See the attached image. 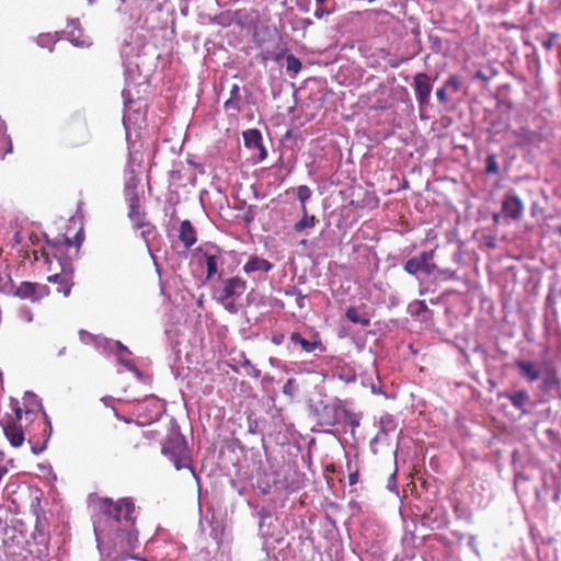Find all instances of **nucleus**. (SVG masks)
<instances>
[{
  "instance_id": "8",
  "label": "nucleus",
  "mask_w": 561,
  "mask_h": 561,
  "mask_svg": "<svg viewBox=\"0 0 561 561\" xmlns=\"http://www.w3.org/2000/svg\"><path fill=\"white\" fill-rule=\"evenodd\" d=\"M206 264V278L210 279L219 271V265L222 264L221 250L215 245L206 248L204 251Z\"/></svg>"
},
{
  "instance_id": "23",
  "label": "nucleus",
  "mask_w": 561,
  "mask_h": 561,
  "mask_svg": "<svg viewBox=\"0 0 561 561\" xmlns=\"http://www.w3.org/2000/svg\"><path fill=\"white\" fill-rule=\"evenodd\" d=\"M297 198L300 202L301 207L306 206L308 199H310L312 192L307 185H299L296 190Z\"/></svg>"
},
{
  "instance_id": "14",
  "label": "nucleus",
  "mask_w": 561,
  "mask_h": 561,
  "mask_svg": "<svg viewBox=\"0 0 561 561\" xmlns=\"http://www.w3.org/2000/svg\"><path fill=\"white\" fill-rule=\"evenodd\" d=\"M119 442L128 447L138 448L140 439L142 437V432L138 428H122L118 432Z\"/></svg>"
},
{
  "instance_id": "41",
  "label": "nucleus",
  "mask_w": 561,
  "mask_h": 561,
  "mask_svg": "<svg viewBox=\"0 0 561 561\" xmlns=\"http://www.w3.org/2000/svg\"><path fill=\"white\" fill-rule=\"evenodd\" d=\"M43 416H44L45 423L49 427V432H50L51 431L50 420H49V417H48V415H47V413L45 411H43Z\"/></svg>"
},
{
  "instance_id": "43",
  "label": "nucleus",
  "mask_w": 561,
  "mask_h": 561,
  "mask_svg": "<svg viewBox=\"0 0 561 561\" xmlns=\"http://www.w3.org/2000/svg\"><path fill=\"white\" fill-rule=\"evenodd\" d=\"M8 470L4 466H0V480L7 474Z\"/></svg>"
},
{
  "instance_id": "44",
  "label": "nucleus",
  "mask_w": 561,
  "mask_h": 561,
  "mask_svg": "<svg viewBox=\"0 0 561 561\" xmlns=\"http://www.w3.org/2000/svg\"><path fill=\"white\" fill-rule=\"evenodd\" d=\"M118 348L128 352L127 347L124 346L121 342H118Z\"/></svg>"
},
{
  "instance_id": "47",
  "label": "nucleus",
  "mask_w": 561,
  "mask_h": 561,
  "mask_svg": "<svg viewBox=\"0 0 561 561\" xmlns=\"http://www.w3.org/2000/svg\"><path fill=\"white\" fill-rule=\"evenodd\" d=\"M305 298H306V296L300 295L299 298L297 299V301L302 302V299H305Z\"/></svg>"
},
{
  "instance_id": "5",
  "label": "nucleus",
  "mask_w": 561,
  "mask_h": 561,
  "mask_svg": "<svg viewBox=\"0 0 561 561\" xmlns=\"http://www.w3.org/2000/svg\"><path fill=\"white\" fill-rule=\"evenodd\" d=\"M434 251H424L404 263V271L420 279V275L431 276L436 270L433 262Z\"/></svg>"
},
{
  "instance_id": "11",
  "label": "nucleus",
  "mask_w": 561,
  "mask_h": 561,
  "mask_svg": "<svg viewBox=\"0 0 561 561\" xmlns=\"http://www.w3.org/2000/svg\"><path fill=\"white\" fill-rule=\"evenodd\" d=\"M179 239L185 249L192 248L197 241V233L190 220H183L180 225Z\"/></svg>"
},
{
  "instance_id": "22",
  "label": "nucleus",
  "mask_w": 561,
  "mask_h": 561,
  "mask_svg": "<svg viewBox=\"0 0 561 561\" xmlns=\"http://www.w3.org/2000/svg\"><path fill=\"white\" fill-rule=\"evenodd\" d=\"M301 61L294 55H288L286 57V70L288 72H293L294 75H296L301 70Z\"/></svg>"
},
{
  "instance_id": "26",
  "label": "nucleus",
  "mask_w": 561,
  "mask_h": 561,
  "mask_svg": "<svg viewBox=\"0 0 561 561\" xmlns=\"http://www.w3.org/2000/svg\"><path fill=\"white\" fill-rule=\"evenodd\" d=\"M427 306L424 300H416L409 306V311L412 316L420 314L422 311H426Z\"/></svg>"
},
{
  "instance_id": "29",
  "label": "nucleus",
  "mask_w": 561,
  "mask_h": 561,
  "mask_svg": "<svg viewBox=\"0 0 561 561\" xmlns=\"http://www.w3.org/2000/svg\"><path fill=\"white\" fill-rule=\"evenodd\" d=\"M37 43L42 47H47V48H49L51 50L50 44L55 43V41H54L53 36L49 35V34H41L37 37Z\"/></svg>"
},
{
  "instance_id": "10",
  "label": "nucleus",
  "mask_w": 561,
  "mask_h": 561,
  "mask_svg": "<svg viewBox=\"0 0 561 561\" xmlns=\"http://www.w3.org/2000/svg\"><path fill=\"white\" fill-rule=\"evenodd\" d=\"M128 202V217L131 220L134 227L136 228L140 224L145 222L146 213L141 207L140 198L137 193L131 192L127 198Z\"/></svg>"
},
{
  "instance_id": "32",
  "label": "nucleus",
  "mask_w": 561,
  "mask_h": 561,
  "mask_svg": "<svg viewBox=\"0 0 561 561\" xmlns=\"http://www.w3.org/2000/svg\"><path fill=\"white\" fill-rule=\"evenodd\" d=\"M84 240V232H83V229H80L76 234H75V254H78L79 252V249L82 244Z\"/></svg>"
},
{
  "instance_id": "31",
  "label": "nucleus",
  "mask_w": 561,
  "mask_h": 561,
  "mask_svg": "<svg viewBox=\"0 0 561 561\" xmlns=\"http://www.w3.org/2000/svg\"><path fill=\"white\" fill-rule=\"evenodd\" d=\"M332 10L328 9L325 5H317V9L314 10V18L318 20L323 19L324 16L331 14Z\"/></svg>"
},
{
  "instance_id": "45",
  "label": "nucleus",
  "mask_w": 561,
  "mask_h": 561,
  "mask_svg": "<svg viewBox=\"0 0 561 561\" xmlns=\"http://www.w3.org/2000/svg\"><path fill=\"white\" fill-rule=\"evenodd\" d=\"M327 0H316L317 5H324Z\"/></svg>"
},
{
  "instance_id": "35",
  "label": "nucleus",
  "mask_w": 561,
  "mask_h": 561,
  "mask_svg": "<svg viewBox=\"0 0 561 561\" xmlns=\"http://www.w3.org/2000/svg\"><path fill=\"white\" fill-rule=\"evenodd\" d=\"M229 99H237V100H241V96H240V89H239V85L238 84H232L231 89H230V98Z\"/></svg>"
},
{
  "instance_id": "38",
  "label": "nucleus",
  "mask_w": 561,
  "mask_h": 561,
  "mask_svg": "<svg viewBox=\"0 0 561 561\" xmlns=\"http://www.w3.org/2000/svg\"><path fill=\"white\" fill-rule=\"evenodd\" d=\"M493 221L495 224H500L501 221H504V213L502 209L499 213L493 214Z\"/></svg>"
},
{
  "instance_id": "16",
  "label": "nucleus",
  "mask_w": 561,
  "mask_h": 561,
  "mask_svg": "<svg viewBox=\"0 0 561 561\" xmlns=\"http://www.w3.org/2000/svg\"><path fill=\"white\" fill-rule=\"evenodd\" d=\"M49 283H54L57 285L56 291L61 293L65 297L69 296L73 283L71 282V277L67 274H54L47 277Z\"/></svg>"
},
{
  "instance_id": "12",
  "label": "nucleus",
  "mask_w": 561,
  "mask_h": 561,
  "mask_svg": "<svg viewBox=\"0 0 561 561\" xmlns=\"http://www.w3.org/2000/svg\"><path fill=\"white\" fill-rule=\"evenodd\" d=\"M244 145L248 148H257L261 151V160L266 158V149L262 145V134L259 129H248L243 133Z\"/></svg>"
},
{
  "instance_id": "34",
  "label": "nucleus",
  "mask_w": 561,
  "mask_h": 561,
  "mask_svg": "<svg viewBox=\"0 0 561 561\" xmlns=\"http://www.w3.org/2000/svg\"><path fill=\"white\" fill-rule=\"evenodd\" d=\"M20 314H21V318L26 321V322H32L33 321V313L32 311L24 307L20 310Z\"/></svg>"
},
{
  "instance_id": "24",
  "label": "nucleus",
  "mask_w": 561,
  "mask_h": 561,
  "mask_svg": "<svg viewBox=\"0 0 561 561\" xmlns=\"http://www.w3.org/2000/svg\"><path fill=\"white\" fill-rule=\"evenodd\" d=\"M241 366L245 369V373L248 376L255 378V379L261 377V370L259 368H256L254 365H252L250 359L244 358L241 362Z\"/></svg>"
},
{
  "instance_id": "40",
  "label": "nucleus",
  "mask_w": 561,
  "mask_h": 561,
  "mask_svg": "<svg viewBox=\"0 0 561 561\" xmlns=\"http://www.w3.org/2000/svg\"><path fill=\"white\" fill-rule=\"evenodd\" d=\"M446 84H447L448 87H455V88H456V77L451 76V77L447 80Z\"/></svg>"
},
{
  "instance_id": "25",
  "label": "nucleus",
  "mask_w": 561,
  "mask_h": 561,
  "mask_svg": "<svg viewBox=\"0 0 561 561\" xmlns=\"http://www.w3.org/2000/svg\"><path fill=\"white\" fill-rule=\"evenodd\" d=\"M485 172L488 174H497L499 173V164H497L495 154H488V157L485 159Z\"/></svg>"
},
{
  "instance_id": "48",
  "label": "nucleus",
  "mask_w": 561,
  "mask_h": 561,
  "mask_svg": "<svg viewBox=\"0 0 561 561\" xmlns=\"http://www.w3.org/2000/svg\"><path fill=\"white\" fill-rule=\"evenodd\" d=\"M558 232L561 236V227L558 228Z\"/></svg>"
},
{
  "instance_id": "18",
  "label": "nucleus",
  "mask_w": 561,
  "mask_h": 561,
  "mask_svg": "<svg viewBox=\"0 0 561 561\" xmlns=\"http://www.w3.org/2000/svg\"><path fill=\"white\" fill-rule=\"evenodd\" d=\"M136 229L140 230V236L142 237L144 241L146 242L147 248L150 250L152 242L158 237L156 226L152 225L150 221L146 220L145 222L137 226Z\"/></svg>"
},
{
  "instance_id": "30",
  "label": "nucleus",
  "mask_w": 561,
  "mask_h": 561,
  "mask_svg": "<svg viewBox=\"0 0 561 561\" xmlns=\"http://www.w3.org/2000/svg\"><path fill=\"white\" fill-rule=\"evenodd\" d=\"M224 107H225L226 111L239 112L240 111V100L228 99L225 102Z\"/></svg>"
},
{
  "instance_id": "46",
  "label": "nucleus",
  "mask_w": 561,
  "mask_h": 561,
  "mask_svg": "<svg viewBox=\"0 0 561 561\" xmlns=\"http://www.w3.org/2000/svg\"><path fill=\"white\" fill-rule=\"evenodd\" d=\"M305 298H306V296L300 295L299 298L297 299V301L302 302V299H305Z\"/></svg>"
},
{
  "instance_id": "4",
  "label": "nucleus",
  "mask_w": 561,
  "mask_h": 561,
  "mask_svg": "<svg viewBox=\"0 0 561 561\" xmlns=\"http://www.w3.org/2000/svg\"><path fill=\"white\" fill-rule=\"evenodd\" d=\"M247 290V282L239 276L229 277L224 282V286L217 291L216 299L224 305L229 312H236L234 300L240 298Z\"/></svg>"
},
{
  "instance_id": "27",
  "label": "nucleus",
  "mask_w": 561,
  "mask_h": 561,
  "mask_svg": "<svg viewBox=\"0 0 561 561\" xmlns=\"http://www.w3.org/2000/svg\"><path fill=\"white\" fill-rule=\"evenodd\" d=\"M296 380L294 378L287 379L286 383L283 387L284 394L293 398L296 394Z\"/></svg>"
},
{
  "instance_id": "1",
  "label": "nucleus",
  "mask_w": 561,
  "mask_h": 561,
  "mask_svg": "<svg viewBox=\"0 0 561 561\" xmlns=\"http://www.w3.org/2000/svg\"><path fill=\"white\" fill-rule=\"evenodd\" d=\"M11 413L0 421L3 433L12 447H21L25 440V434L30 432V427L37 419L35 411L23 410L16 400L10 403Z\"/></svg>"
},
{
  "instance_id": "15",
  "label": "nucleus",
  "mask_w": 561,
  "mask_h": 561,
  "mask_svg": "<svg viewBox=\"0 0 561 561\" xmlns=\"http://www.w3.org/2000/svg\"><path fill=\"white\" fill-rule=\"evenodd\" d=\"M273 267V264L265 259L259 257L256 255L251 256L249 261L243 266V272L248 275L254 272L267 273Z\"/></svg>"
},
{
  "instance_id": "36",
  "label": "nucleus",
  "mask_w": 561,
  "mask_h": 561,
  "mask_svg": "<svg viewBox=\"0 0 561 561\" xmlns=\"http://www.w3.org/2000/svg\"><path fill=\"white\" fill-rule=\"evenodd\" d=\"M436 98L438 99V101H440L442 103H445L447 101V96H446V90L445 88H440L436 91Z\"/></svg>"
},
{
  "instance_id": "28",
  "label": "nucleus",
  "mask_w": 561,
  "mask_h": 561,
  "mask_svg": "<svg viewBox=\"0 0 561 561\" xmlns=\"http://www.w3.org/2000/svg\"><path fill=\"white\" fill-rule=\"evenodd\" d=\"M557 38H559L558 33H550L546 39H542V42H541L542 47L546 50H550L553 47Z\"/></svg>"
},
{
  "instance_id": "33",
  "label": "nucleus",
  "mask_w": 561,
  "mask_h": 561,
  "mask_svg": "<svg viewBox=\"0 0 561 561\" xmlns=\"http://www.w3.org/2000/svg\"><path fill=\"white\" fill-rule=\"evenodd\" d=\"M347 469L350 471L348 473V483L350 485H354L358 482V478H359V473H358V470H355V471H351V465L347 463Z\"/></svg>"
},
{
  "instance_id": "3",
  "label": "nucleus",
  "mask_w": 561,
  "mask_h": 561,
  "mask_svg": "<svg viewBox=\"0 0 561 561\" xmlns=\"http://www.w3.org/2000/svg\"><path fill=\"white\" fill-rule=\"evenodd\" d=\"M162 454L174 465L176 470L191 469V456L185 437L178 431L172 430L163 445Z\"/></svg>"
},
{
  "instance_id": "49",
  "label": "nucleus",
  "mask_w": 561,
  "mask_h": 561,
  "mask_svg": "<svg viewBox=\"0 0 561 561\" xmlns=\"http://www.w3.org/2000/svg\"><path fill=\"white\" fill-rule=\"evenodd\" d=\"M369 2H375L376 0H368Z\"/></svg>"
},
{
  "instance_id": "17",
  "label": "nucleus",
  "mask_w": 561,
  "mask_h": 561,
  "mask_svg": "<svg viewBox=\"0 0 561 561\" xmlns=\"http://www.w3.org/2000/svg\"><path fill=\"white\" fill-rule=\"evenodd\" d=\"M515 366L519 374L530 382L538 380L540 377L539 370L531 362L518 359L515 362Z\"/></svg>"
},
{
  "instance_id": "39",
  "label": "nucleus",
  "mask_w": 561,
  "mask_h": 561,
  "mask_svg": "<svg viewBox=\"0 0 561 561\" xmlns=\"http://www.w3.org/2000/svg\"><path fill=\"white\" fill-rule=\"evenodd\" d=\"M283 340H284V335L283 334H278V335H273L272 337V342L275 344V345H279L283 343Z\"/></svg>"
},
{
  "instance_id": "21",
  "label": "nucleus",
  "mask_w": 561,
  "mask_h": 561,
  "mask_svg": "<svg viewBox=\"0 0 561 561\" xmlns=\"http://www.w3.org/2000/svg\"><path fill=\"white\" fill-rule=\"evenodd\" d=\"M345 317L348 321L355 324H360L363 327H368L370 324V320L367 317H362L358 313V310L356 307L351 306L346 309Z\"/></svg>"
},
{
  "instance_id": "42",
  "label": "nucleus",
  "mask_w": 561,
  "mask_h": 561,
  "mask_svg": "<svg viewBox=\"0 0 561 561\" xmlns=\"http://www.w3.org/2000/svg\"><path fill=\"white\" fill-rule=\"evenodd\" d=\"M469 546L477 554L479 553L472 537L469 539Z\"/></svg>"
},
{
  "instance_id": "6",
  "label": "nucleus",
  "mask_w": 561,
  "mask_h": 561,
  "mask_svg": "<svg viewBox=\"0 0 561 561\" xmlns=\"http://www.w3.org/2000/svg\"><path fill=\"white\" fill-rule=\"evenodd\" d=\"M11 286L7 295H12L23 300H30L31 302H37L49 294L47 286L28 280L21 282L16 286L12 280Z\"/></svg>"
},
{
  "instance_id": "20",
  "label": "nucleus",
  "mask_w": 561,
  "mask_h": 561,
  "mask_svg": "<svg viewBox=\"0 0 561 561\" xmlns=\"http://www.w3.org/2000/svg\"><path fill=\"white\" fill-rule=\"evenodd\" d=\"M302 218L295 222L294 230L298 233L302 232L305 229H311L318 222V219L314 215H309L307 210V206L301 207Z\"/></svg>"
},
{
  "instance_id": "19",
  "label": "nucleus",
  "mask_w": 561,
  "mask_h": 561,
  "mask_svg": "<svg viewBox=\"0 0 561 561\" xmlns=\"http://www.w3.org/2000/svg\"><path fill=\"white\" fill-rule=\"evenodd\" d=\"M290 341L294 344L300 345V347L307 353H312L317 348H322V344L320 341H308L305 337H302L301 334L298 332L291 333Z\"/></svg>"
},
{
  "instance_id": "37",
  "label": "nucleus",
  "mask_w": 561,
  "mask_h": 561,
  "mask_svg": "<svg viewBox=\"0 0 561 561\" xmlns=\"http://www.w3.org/2000/svg\"><path fill=\"white\" fill-rule=\"evenodd\" d=\"M66 250H70V249H75V242L72 239H70L69 237H65L64 238V241H62V244H61Z\"/></svg>"
},
{
  "instance_id": "2",
  "label": "nucleus",
  "mask_w": 561,
  "mask_h": 561,
  "mask_svg": "<svg viewBox=\"0 0 561 561\" xmlns=\"http://www.w3.org/2000/svg\"><path fill=\"white\" fill-rule=\"evenodd\" d=\"M100 513L116 524V530H126L135 524V504L130 499H122L117 502L105 497L99 503Z\"/></svg>"
},
{
  "instance_id": "13",
  "label": "nucleus",
  "mask_w": 561,
  "mask_h": 561,
  "mask_svg": "<svg viewBox=\"0 0 561 561\" xmlns=\"http://www.w3.org/2000/svg\"><path fill=\"white\" fill-rule=\"evenodd\" d=\"M500 397L508 399L512 405L519 410L523 414L527 413L526 405L530 401V396L526 390H519L514 393L505 392L501 393Z\"/></svg>"
},
{
  "instance_id": "9",
  "label": "nucleus",
  "mask_w": 561,
  "mask_h": 561,
  "mask_svg": "<svg viewBox=\"0 0 561 561\" xmlns=\"http://www.w3.org/2000/svg\"><path fill=\"white\" fill-rule=\"evenodd\" d=\"M413 88L415 91V96L420 105H425L428 102L432 84L431 79L426 73H417L414 77Z\"/></svg>"
},
{
  "instance_id": "7",
  "label": "nucleus",
  "mask_w": 561,
  "mask_h": 561,
  "mask_svg": "<svg viewBox=\"0 0 561 561\" xmlns=\"http://www.w3.org/2000/svg\"><path fill=\"white\" fill-rule=\"evenodd\" d=\"M501 208L504 213V222L518 221L523 217L525 205L517 192L510 188L502 196Z\"/></svg>"
}]
</instances>
